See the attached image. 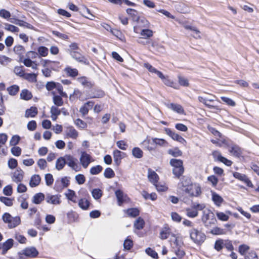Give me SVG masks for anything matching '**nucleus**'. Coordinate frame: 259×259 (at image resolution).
I'll list each match as a JSON object with an SVG mask.
<instances>
[{"label": "nucleus", "instance_id": "obj_1", "mask_svg": "<svg viewBox=\"0 0 259 259\" xmlns=\"http://www.w3.org/2000/svg\"><path fill=\"white\" fill-rule=\"evenodd\" d=\"M191 239L197 245L202 244L206 239V236L202 231L193 228L189 231Z\"/></svg>", "mask_w": 259, "mask_h": 259}, {"label": "nucleus", "instance_id": "obj_2", "mask_svg": "<svg viewBox=\"0 0 259 259\" xmlns=\"http://www.w3.org/2000/svg\"><path fill=\"white\" fill-rule=\"evenodd\" d=\"M4 222L8 224L9 229L14 228L21 224V218L19 216L12 217L9 213L5 212L2 216Z\"/></svg>", "mask_w": 259, "mask_h": 259}, {"label": "nucleus", "instance_id": "obj_3", "mask_svg": "<svg viewBox=\"0 0 259 259\" xmlns=\"http://www.w3.org/2000/svg\"><path fill=\"white\" fill-rule=\"evenodd\" d=\"M184 191L191 197H198L202 194L201 187L198 183H192L188 188L184 189Z\"/></svg>", "mask_w": 259, "mask_h": 259}, {"label": "nucleus", "instance_id": "obj_4", "mask_svg": "<svg viewBox=\"0 0 259 259\" xmlns=\"http://www.w3.org/2000/svg\"><path fill=\"white\" fill-rule=\"evenodd\" d=\"M45 200L48 203L53 205H59L61 202V195L58 194H47Z\"/></svg>", "mask_w": 259, "mask_h": 259}, {"label": "nucleus", "instance_id": "obj_5", "mask_svg": "<svg viewBox=\"0 0 259 259\" xmlns=\"http://www.w3.org/2000/svg\"><path fill=\"white\" fill-rule=\"evenodd\" d=\"M69 181L67 177L62 178L61 181H56L54 188L57 191H61L63 188L68 186Z\"/></svg>", "mask_w": 259, "mask_h": 259}, {"label": "nucleus", "instance_id": "obj_6", "mask_svg": "<svg viewBox=\"0 0 259 259\" xmlns=\"http://www.w3.org/2000/svg\"><path fill=\"white\" fill-rule=\"evenodd\" d=\"M115 194L117 199L118 205L121 206L123 203L128 202V197L121 190H118L116 191Z\"/></svg>", "mask_w": 259, "mask_h": 259}, {"label": "nucleus", "instance_id": "obj_7", "mask_svg": "<svg viewBox=\"0 0 259 259\" xmlns=\"http://www.w3.org/2000/svg\"><path fill=\"white\" fill-rule=\"evenodd\" d=\"M114 162L116 165L120 164L121 159L126 156V154L118 150H115L113 152Z\"/></svg>", "mask_w": 259, "mask_h": 259}, {"label": "nucleus", "instance_id": "obj_8", "mask_svg": "<svg viewBox=\"0 0 259 259\" xmlns=\"http://www.w3.org/2000/svg\"><path fill=\"white\" fill-rule=\"evenodd\" d=\"M213 218L214 214L209 209L204 210L203 211V215L202 217V221L205 224V225L207 226V221L210 219V218ZM216 221V220L214 218L212 219V222H209V223H214V222Z\"/></svg>", "mask_w": 259, "mask_h": 259}, {"label": "nucleus", "instance_id": "obj_9", "mask_svg": "<svg viewBox=\"0 0 259 259\" xmlns=\"http://www.w3.org/2000/svg\"><path fill=\"white\" fill-rule=\"evenodd\" d=\"M148 179L150 182L154 185L156 183H158L159 176L155 171L151 168H149L148 170Z\"/></svg>", "mask_w": 259, "mask_h": 259}, {"label": "nucleus", "instance_id": "obj_10", "mask_svg": "<svg viewBox=\"0 0 259 259\" xmlns=\"http://www.w3.org/2000/svg\"><path fill=\"white\" fill-rule=\"evenodd\" d=\"M166 106L168 108L173 110L174 111L180 114H184V110L183 107L178 104L169 103L167 104Z\"/></svg>", "mask_w": 259, "mask_h": 259}, {"label": "nucleus", "instance_id": "obj_11", "mask_svg": "<svg viewBox=\"0 0 259 259\" xmlns=\"http://www.w3.org/2000/svg\"><path fill=\"white\" fill-rule=\"evenodd\" d=\"M213 155L217 158V159L220 162H223L227 166H231L233 162L232 161L227 159L226 158L222 156L221 153L218 151H214L213 153Z\"/></svg>", "mask_w": 259, "mask_h": 259}, {"label": "nucleus", "instance_id": "obj_12", "mask_svg": "<svg viewBox=\"0 0 259 259\" xmlns=\"http://www.w3.org/2000/svg\"><path fill=\"white\" fill-rule=\"evenodd\" d=\"M229 151L231 154L237 157H240L242 154L241 149L236 145L230 146Z\"/></svg>", "mask_w": 259, "mask_h": 259}, {"label": "nucleus", "instance_id": "obj_13", "mask_svg": "<svg viewBox=\"0 0 259 259\" xmlns=\"http://www.w3.org/2000/svg\"><path fill=\"white\" fill-rule=\"evenodd\" d=\"M23 171L22 170H16L14 172L12 179L16 183L21 182L23 179Z\"/></svg>", "mask_w": 259, "mask_h": 259}, {"label": "nucleus", "instance_id": "obj_14", "mask_svg": "<svg viewBox=\"0 0 259 259\" xmlns=\"http://www.w3.org/2000/svg\"><path fill=\"white\" fill-rule=\"evenodd\" d=\"M65 136L67 138L76 139L78 136L77 132L73 127H68L65 131Z\"/></svg>", "mask_w": 259, "mask_h": 259}, {"label": "nucleus", "instance_id": "obj_15", "mask_svg": "<svg viewBox=\"0 0 259 259\" xmlns=\"http://www.w3.org/2000/svg\"><path fill=\"white\" fill-rule=\"evenodd\" d=\"M41 178L38 175H34L31 177L29 186L31 187H36L39 184Z\"/></svg>", "mask_w": 259, "mask_h": 259}, {"label": "nucleus", "instance_id": "obj_16", "mask_svg": "<svg viewBox=\"0 0 259 259\" xmlns=\"http://www.w3.org/2000/svg\"><path fill=\"white\" fill-rule=\"evenodd\" d=\"M13 240L12 239H9L3 244V250L2 253L5 254L8 250L12 247L13 245Z\"/></svg>", "mask_w": 259, "mask_h": 259}, {"label": "nucleus", "instance_id": "obj_17", "mask_svg": "<svg viewBox=\"0 0 259 259\" xmlns=\"http://www.w3.org/2000/svg\"><path fill=\"white\" fill-rule=\"evenodd\" d=\"M82 16L90 20H93L95 16L93 15L90 10L84 6H82Z\"/></svg>", "mask_w": 259, "mask_h": 259}, {"label": "nucleus", "instance_id": "obj_18", "mask_svg": "<svg viewBox=\"0 0 259 259\" xmlns=\"http://www.w3.org/2000/svg\"><path fill=\"white\" fill-rule=\"evenodd\" d=\"M24 254L27 256L34 257L38 254V251L34 247L26 248L24 250Z\"/></svg>", "mask_w": 259, "mask_h": 259}, {"label": "nucleus", "instance_id": "obj_19", "mask_svg": "<svg viewBox=\"0 0 259 259\" xmlns=\"http://www.w3.org/2000/svg\"><path fill=\"white\" fill-rule=\"evenodd\" d=\"M38 113L37 108L35 107H31L25 111V116L26 118L34 117Z\"/></svg>", "mask_w": 259, "mask_h": 259}, {"label": "nucleus", "instance_id": "obj_20", "mask_svg": "<svg viewBox=\"0 0 259 259\" xmlns=\"http://www.w3.org/2000/svg\"><path fill=\"white\" fill-rule=\"evenodd\" d=\"M91 158L90 155L82 152V166L87 168L91 162Z\"/></svg>", "mask_w": 259, "mask_h": 259}, {"label": "nucleus", "instance_id": "obj_21", "mask_svg": "<svg viewBox=\"0 0 259 259\" xmlns=\"http://www.w3.org/2000/svg\"><path fill=\"white\" fill-rule=\"evenodd\" d=\"M52 94L53 95V101L54 104L57 106H61L63 105V101L62 96L56 95L55 92H52Z\"/></svg>", "mask_w": 259, "mask_h": 259}, {"label": "nucleus", "instance_id": "obj_22", "mask_svg": "<svg viewBox=\"0 0 259 259\" xmlns=\"http://www.w3.org/2000/svg\"><path fill=\"white\" fill-rule=\"evenodd\" d=\"M45 195L42 193H38L35 194L32 198V202L38 204H40L45 199Z\"/></svg>", "mask_w": 259, "mask_h": 259}, {"label": "nucleus", "instance_id": "obj_23", "mask_svg": "<svg viewBox=\"0 0 259 259\" xmlns=\"http://www.w3.org/2000/svg\"><path fill=\"white\" fill-rule=\"evenodd\" d=\"M212 199L214 204L217 206H220L223 201V199L221 196L214 192H211Z\"/></svg>", "mask_w": 259, "mask_h": 259}, {"label": "nucleus", "instance_id": "obj_24", "mask_svg": "<svg viewBox=\"0 0 259 259\" xmlns=\"http://www.w3.org/2000/svg\"><path fill=\"white\" fill-rule=\"evenodd\" d=\"M10 21L11 23H15L16 25H18L20 26L25 27H27L28 28H30L31 26V25L30 24H29L28 23L22 20H19V19H11Z\"/></svg>", "mask_w": 259, "mask_h": 259}, {"label": "nucleus", "instance_id": "obj_25", "mask_svg": "<svg viewBox=\"0 0 259 259\" xmlns=\"http://www.w3.org/2000/svg\"><path fill=\"white\" fill-rule=\"evenodd\" d=\"M124 211L127 214V216L130 217L135 218L139 214V211L136 208H128L124 210Z\"/></svg>", "mask_w": 259, "mask_h": 259}, {"label": "nucleus", "instance_id": "obj_26", "mask_svg": "<svg viewBox=\"0 0 259 259\" xmlns=\"http://www.w3.org/2000/svg\"><path fill=\"white\" fill-rule=\"evenodd\" d=\"M126 13L132 17L133 21L136 22L139 21L140 17L138 12L136 10L133 9H127Z\"/></svg>", "mask_w": 259, "mask_h": 259}, {"label": "nucleus", "instance_id": "obj_27", "mask_svg": "<svg viewBox=\"0 0 259 259\" xmlns=\"http://www.w3.org/2000/svg\"><path fill=\"white\" fill-rule=\"evenodd\" d=\"M65 195L69 200L72 201L73 202H76L77 197L74 191L70 189H68L65 193Z\"/></svg>", "mask_w": 259, "mask_h": 259}, {"label": "nucleus", "instance_id": "obj_28", "mask_svg": "<svg viewBox=\"0 0 259 259\" xmlns=\"http://www.w3.org/2000/svg\"><path fill=\"white\" fill-rule=\"evenodd\" d=\"M7 91L11 96L16 95L19 91V87L16 84L11 85L7 88Z\"/></svg>", "mask_w": 259, "mask_h": 259}, {"label": "nucleus", "instance_id": "obj_29", "mask_svg": "<svg viewBox=\"0 0 259 259\" xmlns=\"http://www.w3.org/2000/svg\"><path fill=\"white\" fill-rule=\"evenodd\" d=\"M4 29L7 31H11L12 32H18L19 31V29L18 27L10 24L7 23H5L4 24Z\"/></svg>", "mask_w": 259, "mask_h": 259}, {"label": "nucleus", "instance_id": "obj_30", "mask_svg": "<svg viewBox=\"0 0 259 259\" xmlns=\"http://www.w3.org/2000/svg\"><path fill=\"white\" fill-rule=\"evenodd\" d=\"M192 184V183H191L190 179L184 177L182 178L180 185L183 188V190H184V189L188 188V186Z\"/></svg>", "mask_w": 259, "mask_h": 259}, {"label": "nucleus", "instance_id": "obj_31", "mask_svg": "<svg viewBox=\"0 0 259 259\" xmlns=\"http://www.w3.org/2000/svg\"><path fill=\"white\" fill-rule=\"evenodd\" d=\"M144 225V221L141 217L138 218L134 223V227L138 230H141L143 229Z\"/></svg>", "mask_w": 259, "mask_h": 259}, {"label": "nucleus", "instance_id": "obj_32", "mask_svg": "<svg viewBox=\"0 0 259 259\" xmlns=\"http://www.w3.org/2000/svg\"><path fill=\"white\" fill-rule=\"evenodd\" d=\"M94 105V103L92 101H89L85 103L82 107V114H85L88 113L89 110L91 109Z\"/></svg>", "mask_w": 259, "mask_h": 259}, {"label": "nucleus", "instance_id": "obj_33", "mask_svg": "<svg viewBox=\"0 0 259 259\" xmlns=\"http://www.w3.org/2000/svg\"><path fill=\"white\" fill-rule=\"evenodd\" d=\"M65 163H66V161H65L64 158L62 157H60L56 161V168L58 170H60L64 167Z\"/></svg>", "mask_w": 259, "mask_h": 259}, {"label": "nucleus", "instance_id": "obj_34", "mask_svg": "<svg viewBox=\"0 0 259 259\" xmlns=\"http://www.w3.org/2000/svg\"><path fill=\"white\" fill-rule=\"evenodd\" d=\"M169 163L173 168L183 167V161L180 159H171Z\"/></svg>", "mask_w": 259, "mask_h": 259}, {"label": "nucleus", "instance_id": "obj_35", "mask_svg": "<svg viewBox=\"0 0 259 259\" xmlns=\"http://www.w3.org/2000/svg\"><path fill=\"white\" fill-rule=\"evenodd\" d=\"M168 153L174 157L181 156L182 155V152L178 148L169 149Z\"/></svg>", "mask_w": 259, "mask_h": 259}, {"label": "nucleus", "instance_id": "obj_36", "mask_svg": "<svg viewBox=\"0 0 259 259\" xmlns=\"http://www.w3.org/2000/svg\"><path fill=\"white\" fill-rule=\"evenodd\" d=\"M31 93L27 90H23L20 94L21 98L25 100H28L32 98Z\"/></svg>", "mask_w": 259, "mask_h": 259}, {"label": "nucleus", "instance_id": "obj_37", "mask_svg": "<svg viewBox=\"0 0 259 259\" xmlns=\"http://www.w3.org/2000/svg\"><path fill=\"white\" fill-rule=\"evenodd\" d=\"M164 131L165 133L171 137L174 140L177 141L179 137V135L172 131L170 128H165Z\"/></svg>", "mask_w": 259, "mask_h": 259}, {"label": "nucleus", "instance_id": "obj_38", "mask_svg": "<svg viewBox=\"0 0 259 259\" xmlns=\"http://www.w3.org/2000/svg\"><path fill=\"white\" fill-rule=\"evenodd\" d=\"M143 151L138 147L134 148L132 150L133 156L137 158H141L143 156Z\"/></svg>", "mask_w": 259, "mask_h": 259}, {"label": "nucleus", "instance_id": "obj_39", "mask_svg": "<svg viewBox=\"0 0 259 259\" xmlns=\"http://www.w3.org/2000/svg\"><path fill=\"white\" fill-rule=\"evenodd\" d=\"M92 194L94 199L98 200L102 197L103 193L100 189H94L92 191Z\"/></svg>", "mask_w": 259, "mask_h": 259}, {"label": "nucleus", "instance_id": "obj_40", "mask_svg": "<svg viewBox=\"0 0 259 259\" xmlns=\"http://www.w3.org/2000/svg\"><path fill=\"white\" fill-rule=\"evenodd\" d=\"M104 176L106 178L111 179L115 176V173L112 168L108 167L105 169Z\"/></svg>", "mask_w": 259, "mask_h": 259}, {"label": "nucleus", "instance_id": "obj_41", "mask_svg": "<svg viewBox=\"0 0 259 259\" xmlns=\"http://www.w3.org/2000/svg\"><path fill=\"white\" fill-rule=\"evenodd\" d=\"M64 71L66 74L70 76L75 77L78 74V71L76 69L67 67L64 69Z\"/></svg>", "mask_w": 259, "mask_h": 259}, {"label": "nucleus", "instance_id": "obj_42", "mask_svg": "<svg viewBox=\"0 0 259 259\" xmlns=\"http://www.w3.org/2000/svg\"><path fill=\"white\" fill-rule=\"evenodd\" d=\"M14 52L19 56L23 55L25 53L24 48L21 45H17L14 47Z\"/></svg>", "mask_w": 259, "mask_h": 259}, {"label": "nucleus", "instance_id": "obj_43", "mask_svg": "<svg viewBox=\"0 0 259 259\" xmlns=\"http://www.w3.org/2000/svg\"><path fill=\"white\" fill-rule=\"evenodd\" d=\"M0 201L8 206H11L13 204V199L9 197L1 196Z\"/></svg>", "mask_w": 259, "mask_h": 259}, {"label": "nucleus", "instance_id": "obj_44", "mask_svg": "<svg viewBox=\"0 0 259 259\" xmlns=\"http://www.w3.org/2000/svg\"><path fill=\"white\" fill-rule=\"evenodd\" d=\"M140 34L143 36V38H147L153 35V31L148 29H144L142 30Z\"/></svg>", "mask_w": 259, "mask_h": 259}, {"label": "nucleus", "instance_id": "obj_45", "mask_svg": "<svg viewBox=\"0 0 259 259\" xmlns=\"http://www.w3.org/2000/svg\"><path fill=\"white\" fill-rule=\"evenodd\" d=\"M23 77L32 82L36 81V75L34 73H25Z\"/></svg>", "mask_w": 259, "mask_h": 259}, {"label": "nucleus", "instance_id": "obj_46", "mask_svg": "<svg viewBox=\"0 0 259 259\" xmlns=\"http://www.w3.org/2000/svg\"><path fill=\"white\" fill-rule=\"evenodd\" d=\"M152 142L160 146H166L167 145V142L163 139L153 138Z\"/></svg>", "mask_w": 259, "mask_h": 259}, {"label": "nucleus", "instance_id": "obj_47", "mask_svg": "<svg viewBox=\"0 0 259 259\" xmlns=\"http://www.w3.org/2000/svg\"><path fill=\"white\" fill-rule=\"evenodd\" d=\"M187 215L190 218H195L198 215V211L194 209H186Z\"/></svg>", "mask_w": 259, "mask_h": 259}, {"label": "nucleus", "instance_id": "obj_48", "mask_svg": "<svg viewBox=\"0 0 259 259\" xmlns=\"http://www.w3.org/2000/svg\"><path fill=\"white\" fill-rule=\"evenodd\" d=\"M3 193L4 195L10 196L13 194V188L11 185H9L5 187L3 189Z\"/></svg>", "mask_w": 259, "mask_h": 259}, {"label": "nucleus", "instance_id": "obj_49", "mask_svg": "<svg viewBox=\"0 0 259 259\" xmlns=\"http://www.w3.org/2000/svg\"><path fill=\"white\" fill-rule=\"evenodd\" d=\"M183 167L173 168L172 172L177 178H179L184 172Z\"/></svg>", "mask_w": 259, "mask_h": 259}, {"label": "nucleus", "instance_id": "obj_50", "mask_svg": "<svg viewBox=\"0 0 259 259\" xmlns=\"http://www.w3.org/2000/svg\"><path fill=\"white\" fill-rule=\"evenodd\" d=\"M103 169L101 165H98L96 166L92 167L90 169V172L92 175H97L99 174Z\"/></svg>", "mask_w": 259, "mask_h": 259}, {"label": "nucleus", "instance_id": "obj_51", "mask_svg": "<svg viewBox=\"0 0 259 259\" xmlns=\"http://www.w3.org/2000/svg\"><path fill=\"white\" fill-rule=\"evenodd\" d=\"M169 235V229L166 228L161 231L160 233V238L163 240L167 239Z\"/></svg>", "mask_w": 259, "mask_h": 259}, {"label": "nucleus", "instance_id": "obj_52", "mask_svg": "<svg viewBox=\"0 0 259 259\" xmlns=\"http://www.w3.org/2000/svg\"><path fill=\"white\" fill-rule=\"evenodd\" d=\"M48 49L45 47L41 46L38 48L39 54L42 57H46L48 54Z\"/></svg>", "mask_w": 259, "mask_h": 259}, {"label": "nucleus", "instance_id": "obj_53", "mask_svg": "<svg viewBox=\"0 0 259 259\" xmlns=\"http://www.w3.org/2000/svg\"><path fill=\"white\" fill-rule=\"evenodd\" d=\"M45 180L46 185L47 186H51L54 182V179L52 175H51V174H46L45 175Z\"/></svg>", "mask_w": 259, "mask_h": 259}, {"label": "nucleus", "instance_id": "obj_54", "mask_svg": "<svg viewBox=\"0 0 259 259\" xmlns=\"http://www.w3.org/2000/svg\"><path fill=\"white\" fill-rule=\"evenodd\" d=\"M154 185L158 192H165L167 191L168 189L167 187L165 184H160L158 183Z\"/></svg>", "mask_w": 259, "mask_h": 259}, {"label": "nucleus", "instance_id": "obj_55", "mask_svg": "<svg viewBox=\"0 0 259 259\" xmlns=\"http://www.w3.org/2000/svg\"><path fill=\"white\" fill-rule=\"evenodd\" d=\"M37 164L40 169H45L47 166V162L45 159H39L37 161Z\"/></svg>", "mask_w": 259, "mask_h": 259}, {"label": "nucleus", "instance_id": "obj_56", "mask_svg": "<svg viewBox=\"0 0 259 259\" xmlns=\"http://www.w3.org/2000/svg\"><path fill=\"white\" fill-rule=\"evenodd\" d=\"M215 249L219 251L224 247V241L223 240H217L214 244V246Z\"/></svg>", "mask_w": 259, "mask_h": 259}, {"label": "nucleus", "instance_id": "obj_57", "mask_svg": "<svg viewBox=\"0 0 259 259\" xmlns=\"http://www.w3.org/2000/svg\"><path fill=\"white\" fill-rule=\"evenodd\" d=\"M179 78V83L180 85L184 87H188L189 86V81L188 80L184 77L181 76L179 75L178 76Z\"/></svg>", "mask_w": 259, "mask_h": 259}, {"label": "nucleus", "instance_id": "obj_58", "mask_svg": "<svg viewBox=\"0 0 259 259\" xmlns=\"http://www.w3.org/2000/svg\"><path fill=\"white\" fill-rule=\"evenodd\" d=\"M58 92V93L60 94L61 96L64 98L67 97V95L66 93L63 91V87L59 83H57L56 84V88Z\"/></svg>", "mask_w": 259, "mask_h": 259}, {"label": "nucleus", "instance_id": "obj_59", "mask_svg": "<svg viewBox=\"0 0 259 259\" xmlns=\"http://www.w3.org/2000/svg\"><path fill=\"white\" fill-rule=\"evenodd\" d=\"M70 54L73 58L78 62H81V54L80 53L79 51L71 52Z\"/></svg>", "mask_w": 259, "mask_h": 259}, {"label": "nucleus", "instance_id": "obj_60", "mask_svg": "<svg viewBox=\"0 0 259 259\" xmlns=\"http://www.w3.org/2000/svg\"><path fill=\"white\" fill-rule=\"evenodd\" d=\"M20 140V137L19 136L14 135L12 137V138L10 141V145L11 146H15L18 144Z\"/></svg>", "mask_w": 259, "mask_h": 259}, {"label": "nucleus", "instance_id": "obj_61", "mask_svg": "<svg viewBox=\"0 0 259 259\" xmlns=\"http://www.w3.org/2000/svg\"><path fill=\"white\" fill-rule=\"evenodd\" d=\"M0 17L8 19L10 18L11 13L5 9H1L0 10Z\"/></svg>", "mask_w": 259, "mask_h": 259}, {"label": "nucleus", "instance_id": "obj_62", "mask_svg": "<svg viewBox=\"0 0 259 259\" xmlns=\"http://www.w3.org/2000/svg\"><path fill=\"white\" fill-rule=\"evenodd\" d=\"M56 84L57 83L54 81H48L46 84V89L48 91H52L56 88Z\"/></svg>", "mask_w": 259, "mask_h": 259}, {"label": "nucleus", "instance_id": "obj_63", "mask_svg": "<svg viewBox=\"0 0 259 259\" xmlns=\"http://www.w3.org/2000/svg\"><path fill=\"white\" fill-rule=\"evenodd\" d=\"M249 247L248 245L243 244L239 247V252L241 255H245L246 252L249 250Z\"/></svg>", "mask_w": 259, "mask_h": 259}, {"label": "nucleus", "instance_id": "obj_64", "mask_svg": "<svg viewBox=\"0 0 259 259\" xmlns=\"http://www.w3.org/2000/svg\"><path fill=\"white\" fill-rule=\"evenodd\" d=\"M245 259H258L256 252L254 251H251L248 252L245 255Z\"/></svg>", "mask_w": 259, "mask_h": 259}]
</instances>
